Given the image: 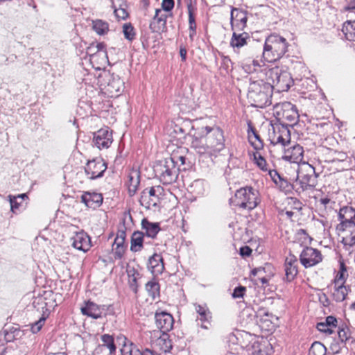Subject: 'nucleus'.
<instances>
[{"instance_id": "25", "label": "nucleus", "mask_w": 355, "mask_h": 355, "mask_svg": "<svg viewBox=\"0 0 355 355\" xmlns=\"http://www.w3.org/2000/svg\"><path fill=\"white\" fill-rule=\"evenodd\" d=\"M337 319L334 316L329 315L325 318L324 322H318L316 328L320 332L330 335L335 331L334 329L337 327Z\"/></svg>"}, {"instance_id": "64", "label": "nucleus", "mask_w": 355, "mask_h": 355, "mask_svg": "<svg viewBox=\"0 0 355 355\" xmlns=\"http://www.w3.org/2000/svg\"><path fill=\"white\" fill-rule=\"evenodd\" d=\"M185 132H186V130L175 124V126H174V132L176 133L177 135H184L185 134Z\"/></svg>"}, {"instance_id": "39", "label": "nucleus", "mask_w": 355, "mask_h": 355, "mask_svg": "<svg viewBox=\"0 0 355 355\" xmlns=\"http://www.w3.org/2000/svg\"><path fill=\"white\" fill-rule=\"evenodd\" d=\"M276 185L285 193H290L294 189L293 183L284 176L279 180H277Z\"/></svg>"}, {"instance_id": "62", "label": "nucleus", "mask_w": 355, "mask_h": 355, "mask_svg": "<svg viewBox=\"0 0 355 355\" xmlns=\"http://www.w3.org/2000/svg\"><path fill=\"white\" fill-rule=\"evenodd\" d=\"M19 333V330L15 329L13 332L8 333L7 332L5 334V338L8 342L12 341L15 338V336L18 335Z\"/></svg>"}, {"instance_id": "57", "label": "nucleus", "mask_w": 355, "mask_h": 355, "mask_svg": "<svg viewBox=\"0 0 355 355\" xmlns=\"http://www.w3.org/2000/svg\"><path fill=\"white\" fill-rule=\"evenodd\" d=\"M114 12L117 18L125 19L128 16V12L124 8H120L119 9L114 8Z\"/></svg>"}, {"instance_id": "29", "label": "nucleus", "mask_w": 355, "mask_h": 355, "mask_svg": "<svg viewBox=\"0 0 355 355\" xmlns=\"http://www.w3.org/2000/svg\"><path fill=\"white\" fill-rule=\"evenodd\" d=\"M341 242L343 244L345 251L352 258L355 245V235H353V233L351 232L350 234L343 236ZM353 259L355 261V255H354Z\"/></svg>"}, {"instance_id": "13", "label": "nucleus", "mask_w": 355, "mask_h": 355, "mask_svg": "<svg viewBox=\"0 0 355 355\" xmlns=\"http://www.w3.org/2000/svg\"><path fill=\"white\" fill-rule=\"evenodd\" d=\"M162 191L163 188L161 186L152 187L149 189H144L139 199L141 205L148 209L151 206L155 207L159 200V196L162 193Z\"/></svg>"}, {"instance_id": "56", "label": "nucleus", "mask_w": 355, "mask_h": 355, "mask_svg": "<svg viewBox=\"0 0 355 355\" xmlns=\"http://www.w3.org/2000/svg\"><path fill=\"white\" fill-rule=\"evenodd\" d=\"M174 0H162V8L166 12L171 11L174 8Z\"/></svg>"}, {"instance_id": "11", "label": "nucleus", "mask_w": 355, "mask_h": 355, "mask_svg": "<svg viewBox=\"0 0 355 355\" xmlns=\"http://www.w3.org/2000/svg\"><path fill=\"white\" fill-rule=\"evenodd\" d=\"M322 260L320 251L311 247H305L300 255V263L306 268L317 265Z\"/></svg>"}, {"instance_id": "5", "label": "nucleus", "mask_w": 355, "mask_h": 355, "mask_svg": "<svg viewBox=\"0 0 355 355\" xmlns=\"http://www.w3.org/2000/svg\"><path fill=\"white\" fill-rule=\"evenodd\" d=\"M274 114L277 122L284 123L293 128L299 121L300 115L297 107L288 101L277 103L274 107Z\"/></svg>"}, {"instance_id": "17", "label": "nucleus", "mask_w": 355, "mask_h": 355, "mask_svg": "<svg viewBox=\"0 0 355 355\" xmlns=\"http://www.w3.org/2000/svg\"><path fill=\"white\" fill-rule=\"evenodd\" d=\"M93 143L99 149L107 148L112 143V135L107 129H101L94 133Z\"/></svg>"}, {"instance_id": "51", "label": "nucleus", "mask_w": 355, "mask_h": 355, "mask_svg": "<svg viewBox=\"0 0 355 355\" xmlns=\"http://www.w3.org/2000/svg\"><path fill=\"white\" fill-rule=\"evenodd\" d=\"M114 250V257L115 259H121L126 251L127 246H115L112 247Z\"/></svg>"}, {"instance_id": "60", "label": "nucleus", "mask_w": 355, "mask_h": 355, "mask_svg": "<svg viewBox=\"0 0 355 355\" xmlns=\"http://www.w3.org/2000/svg\"><path fill=\"white\" fill-rule=\"evenodd\" d=\"M130 288L135 293L137 294L138 292V284H137V277L133 275V277L131 281H130L129 283Z\"/></svg>"}, {"instance_id": "18", "label": "nucleus", "mask_w": 355, "mask_h": 355, "mask_svg": "<svg viewBox=\"0 0 355 355\" xmlns=\"http://www.w3.org/2000/svg\"><path fill=\"white\" fill-rule=\"evenodd\" d=\"M103 200L102 194L96 192L85 191L81 196V202L93 209L98 208L102 205Z\"/></svg>"}, {"instance_id": "28", "label": "nucleus", "mask_w": 355, "mask_h": 355, "mask_svg": "<svg viewBox=\"0 0 355 355\" xmlns=\"http://www.w3.org/2000/svg\"><path fill=\"white\" fill-rule=\"evenodd\" d=\"M248 134L249 141L256 150L261 149L263 147V140L250 122L248 123Z\"/></svg>"}, {"instance_id": "45", "label": "nucleus", "mask_w": 355, "mask_h": 355, "mask_svg": "<svg viewBox=\"0 0 355 355\" xmlns=\"http://www.w3.org/2000/svg\"><path fill=\"white\" fill-rule=\"evenodd\" d=\"M101 340L103 343L102 345L107 347L109 351L115 353L116 347L112 336H110V334H103L101 336Z\"/></svg>"}, {"instance_id": "40", "label": "nucleus", "mask_w": 355, "mask_h": 355, "mask_svg": "<svg viewBox=\"0 0 355 355\" xmlns=\"http://www.w3.org/2000/svg\"><path fill=\"white\" fill-rule=\"evenodd\" d=\"M347 275V267L344 261H340V270L334 280V285L337 286V284H340V283L344 284L345 282V276Z\"/></svg>"}, {"instance_id": "50", "label": "nucleus", "mask_w": 355, "mask_h": 355, "mask_svg": "<svg viewBox=\"0 0 355 355\" xmlns=\"http://www.w3.org/2000/svg\"><path fill=\"white\" fill-rule=\"evenodd\" d=\"M47 316L44 314L36 322L31 324V330L33 334L39 332L43 327Z\"/></svg>"}, {"instance_id": "46", "label": "nucleus", "mask_w": 355, "mask_h": 355, "mask_svg": "<svg viewBox=\"0 0 355 355\" xmlns=\"http://www.w3.org/2000/svg\"><path fill=\"white\" fill-rule=\"evenodd\" d=\"M123 33L126 40L132 42L135 40L136 33L135 28L130 23H125L123 26Z\"/></svg>"}, {"instance_id": "14", "label": "nucleus", "mask_w": 355, "mask_h": 355, "mask_svg": "<svg viewBox=\"0 0 355 355\" xmlns=\"http://www.w3.org/2000/svg\"><path fill=\"white\" fill-rule=\"evenodd\" d=\"M248 21L247 11L232 8L231 10L230 24L232 30L243 31Z\"/></svg>"}, {"instance_id": "7", "label": "nucleus", "mask_w": 355, "mask_h": 355, "mask_svg": "<svg viewBox=\"0 0 355 355\" xmlns=\"http://www.w3.org/2000/svg\"><path fill=\"white\" fill-rule=\"evenodd\" d=\"M202 131L205 134V139L208 149L218 153L225 148V137L223 131L218 126H205ZM203 133V132H202Z\"/></svg>"}, {"instance_id": "55", "label": "nucleus", "mask_w": 355, "mask_h": 355, "mask_svg": "<svg viewBox=\"0 0 355 355\" xmlns=\"http://www.w3.org/2000/svg\"><path fill=\"white\" fill-rule=\"evenodd\" d=\"M114 352H112L103 345H98L96 347L94 351L93 355H113Z\"/></svg>"}, {"instance_id": "12", "label": "nucleus", "mask_w": 355, "mask_h": 355, "mask_svg": "<svg viewBox=\"0 0 355 355\" xmlns=\"http://www.w3.org/2000/svg\"><path fill=\"white\" fill-rule=\"evenodd\" d=\"M338 220L340 223L336 230L339 232H344L348 227L355 225V209L348 206L341 207L338 212Z\"/></svg>"}, {"instance_id": "49", "label": "nucleus", "mask_w": 355, "mask_h": 355, "mask_svg": "<svg viewBox=\"0 0 355 355\" xmlns=\"http://www.w3.org/2000/svg\"><path fill=\"white\" fill-rule=\"evenodd\" d=\"M87 54L90 57L91 60L96 61L99 63V55H97V51L95 47V43L92 42L86 49Z\"/></svg>"}, {"instance_id": "20", "label": "nucleus", "mask_w": 355, "mask_h": 355, "mask_svg": "<svg viewBox=\"0 0 355 355\" xmlns=\"http://www.w3.org/2000/svg\"><path fill=\"white\" fill-rule=\"evenodd\" d=\"M71 239L73 241L72 245L78 250L86 252L91 248L90 237L83 231L77 232Z\"/></svg>"}, {"instance_id": "6", "label": "nucleus", "mask_w": 355, "mask_h": 355, "mask_svg": "<svg viewBox=\"0 0 355 355\" xmlns=\"http://www.w3.org/2000/svg\"><path fill=\"white\" fill-rule=\"evenodd\" d=\"M268 80H271L272 90L275 89L278 92H287L293 85V79L291 74L285 70L278 67L270 69L266 72Z\"/></svg>"}, {"instance_id": "27", "label": "nucleus", "mask_w": 355, "mask_h": 355, "mask_svg": "<svg viewBox=\"0 0 355 355\" xmlns=\"http://www.w3.org/2000/svg\"><path fill=\"white\" fill-rule=\"evenodd\" d=\"M144 233L139 230L132 233L130 239V251L140 252L144 248Z\"/></svg>"}, {"instance_id": "2", "label": "nucleus", "mask_w": 355, "mask_h": 355, "mask_svg": "<svg viewBox=\"0 0 355 355\" xmlns=\"http://www.w3.org/2000/svg\"><path fill=\"white\" fill-rule=\"evenodd\" d=\"M272 87L270 83L257 80L250 83L248 87V99L251 105L263 108L271 104Z\"/></svg>"}, {"instance_id": "52", "label": "nucleus", "mask_w": 355, "mask_h": 355, "mask_svg": "<svg viewBox=\"0 0 355 355\" xmlns=\"http://www.w3.org/2000/svg\"><path fill=\"white\" fill-rule=\"evenodd\" d=\"M9 201L10 204V209L11 211L14 214L17 213V210L19 209V207L21 206V201L18 202L17 200V198L15 196H9Z\"/></svg>"}, {"instance_id": "19", "label": "nucleus", "mask_w": 355, "mask_h": 355, "mask_svg": "<svg viewBox=\"0 0 355 355\" xmlns=\"http://www.w3.org/2000/svg\"><path fill=\"white\" fill-rule=\"evenodd\" d=\"M304 157V149L300 144H294L293 146L286 149L282 158L284 160L293 163L300 162Z\"/></svg>"}, {"instance_id": "58", "label": "nucleus", "mask_w": 355, "mask_h": 355, "mask_svg": "<svg viewBox=\"0 0 355 355\" xmlns=\"http://www.w3.org/2000/svg\"><path fill=\"white\" fill-rule=\"evenodd\" d=\"M252 249L248 245L242 246L239 249V254L243 257L250 256L252 254Z\"/></svg>"}, {"instance_id": "61", "label": "nucleus", "mask_w": 355, "mask_h": 355, "mask_svg": "<svg viewBox=\"0 0 355 355\" xmlns=\"http://www.w3.org/2000/svg\"><path fill=\"white\" fill-rule=\"evenodd\" d=\"M187 4V10H197V0H184Z\"/></svg>"}, {"instance_id": "4", "label": "nucleus", "mask_w": 355, "mask_h": 355, "mask_svg": "<svg viewBox=\"0 0 355 355\" xmlns=\"http://www.w3.org/2000/svg\"><path fill=\"white\" fill-rule=\"evenodd\" d=\"M258 191L252 187H245L238 189L234 197L230 199V203L241 208L252 210L260 202Z\"/></svg>"}, {"instance_id": "16", "label": "nucleus", "mask_w": 355, "mask_h": 355, "mask_svg": "<svg viewBox=\"0 0 355 355\" xmlns=\"http://www.w3.org/2000/svg\"><path fill=\"white\" fill-rule=\"evenodd\" d=\"M156 325L163 333L167 336V332L171 331L173 326L174 320L173 316L166 312L156 313L155 315Z\"/></svg>"}, {"instance_id": "26", "label": "nucleus", "mask_w": 355, "mask_h": 355, "mask_svg": "<svg viewBox=\"0 0 355 355\" xmlns=\"http://www.w3.org/2000/svg\"><path fill=\"white\" fill-rule=\"evenodd\" d=\"M233 34L230 40V46L234 49H240L248 44V40L250 41V37L246 32L241 33H236L237 31L233 30Z\"/></svg>"}, {"instance_id": "9", "label": "nucleus", "mask_w": 355, "mask_h": 355, "mask_svg": "<svg viewBox=\"0 0 355 355\" xmlns=\"http://www.w3.org/2000/svg\"><path fill=\"white\" fill-rule=\"evenodd\" d=\"M318 176V174L315 173V168L308 164L304 168H301L297 172L295 182L300 184L302 191H304L316 186ZM296 192L300 193L302 191H296Z\"/></svg>"}, {"instance_id": "30", "label": "nucleus", "mask_w": 355, "mask_h": 355, "mask_svg": "<svg viewBox=\"0 0 355 355\" xmlns=\"http://www.w3.org/2000/svg\"><path fill=\"white\" fill-rule=\"evenodd\" d=\"M352 23L350 20L347 21L343 24L342 28V33L345 39L352 42L350 46L353 45V42L355 41V28Z\"/></svg>"}, {"instance_id": "63", "label": "nucleus", "mask_w": 355, "mask_h": 355, "mask_svg": "<svg viewBox=\"0 0 355 355\" xmlns=\"http://www.w3.org/2000/svg\"><path fill=\"white\" fill-rule=\"evenodd\" d=\"M291 201L293 202V208L295 209H297V211H300L302 209V202L297 200V198H291Z\"/></svg>"}, {"instance_id": "31", "label": "nucleus", "mask_w": 355, "mask_h": 355, "mask_svg": "<svg viewBox=\"0 0 355 355\" xmlns=\"http://www.w3.org/2000/svg\"><path fill=\"white\" fill-rule=\"evenodd\" d=\"M196 11L197 10H187L189 39L191 41H193L194 37L197 33V24L196 21Z\"/></svg>"}, {"instance_id": "38", "label": "nucleus", "mask_w": 355, "mask_h": 355, "mask_svg": "<svg viewBox=\"0 0 355 355\" xmlns=\"http://www.w3.org/2000/svg\"><path fill=\"white\" fill-rule=\"evenodd\" d=\"M168 157L169 159H173L174 164H175L178 167L180 168L183 166L182 168H181L182 171H186L187 167L190 166L189 164H187L186 162L187 159V157L183 155L179 154L178 152H173Z\"/></svg>"}, {"instance_id": "3", "label": "nucleus", "mask_w": 355, "mask_h": 355, "mask_svg": "<svg viewBox=\"0 0 355 355\" xmlns=\"http://www.w3.org/2000/svg\"><path fill=\"white\" fill-rule=\"evenodd\" d=\"M181 168L178 167L174 161L169 157L156 162L154 165L155 175L163 184H170L175 182L178 177Z\"/></svg>"}, {"instance_id": "35", "label": "nucleus", "mask_w": 355, "mask_h": 355, "mask_svg": "<svg viewBox=\"0 0 355 355\" xmlns=\"http://www.w3.org/2000/svg\"><path fill=\"white\" fill-rule=\"evenodd\" d=\"M280 125L281 122H276L275 123L271 124L270 128L268 129V137L270 141V144L272 145L279 144V142H277L279 140V136H280Z\"/></svg>"}, {"instance_id": "53", "label": "nucleus", "mask_w": 355, "mask_h": 355, "mask_svg": "<svg viewBox=\"0 0 355 355\" xmlns=\"http://www.w3.org/2000/svg\"><path fill=\"white\" fill-rule=\"evenodd\" d=\"M254 159L256 160V164L257 166L262 171H268L267 168V162L266 159L261 155H259L258 157H257V155H254Z\"/></svg>"}, {"instance_id": "44", "label": "nucleus", "mask_w": 355, "mask_h": 355, "mask_svg": "<svg viewBox=\"0 0 355 355\" xmlns=\"http://www.w3.org/2000/svg\"><path fill=\"white\" fill-rule=\"evenodd\" d=\"M93 29L98 35H105L109 31V25L101 19L96 20L93 21Z\"/></svg>"}, {"instance_id": "48", "label": "nucleus", "mask_w": 355, "mask_h": 355, "mask_svg": "<svg viewBox=\"0 0 355 355\" xmlns=\"http://www.w3.org/2000/svg\"><path fill=\"white\" fill-rule=\"evenodd\" d=\"M338 335L342 343H346L351 338V332L347 326L339 328Z\"/></svg>"}, {"instance_id": "37", "label": "nucleus", "mask_w": 355, "mask_h": 355, "mask_svg": "<svg viewBox=\"0 0 355 355\" xmlns=\"http://www.w3.org/2000/svg\"><path fill=\"white\" fill-rule=\"evenodd\" d=\"M95 47L97 51V55H99V64L105 65L109 62L107 52L106 51V44L104 42L95 43Z\"/></svg>"}, {"instance_id": "42", "label": "nucleus", "mask_w": 355, "mask_h": 355, "mask_svg": "<svg viewBox=\"0 0 355 355\" xmlns=\"http://www.w3.org/2000/svg\"><path fill=\"white\" fill-rule=\"evenodd\" d=\"M327 349L325 346L318 341L312 343L309 350V355H325Z\"/></svg>"}, {"instance_id": "23", "label": "nucleus", "mask_w": 355, "mask_h": 355, "mask_svg": "<svg viewBox=\"0 0 355 355\" xmlns=\"http://www.w3.org/2000/svg\"><path fill=\"white\" fill-rule=\"evenodd\" d=\"M195 309L199 315L198 320L202 322L200 327L209 329L211 326L212 315L206 305L195 304Z\"/></svg>"}, {"instance_id": "10", "label": "nucleus", "mask_w": 355, "mask_h": 355, "mask_svg": "<svg viewBox=\"0 0 355 355\" xmlns=\"http://www.w3.org/2000/svg\"><path fill=\"white\" fill-rule=\"evenodd\" d=\"M107 168V162L101 157L87 160L84 171L89 180H94L102 178Z\"/></svg>"}, {"instance_id": "33", "label": "nucleus", "mask_w": 355, "mask_h": 355, "mask_svg": "<svg viewBox=\"0 0 355 355\" xmlns=\"http://www.w3.org/2000/svg\"><path fill=\"white\" fill-rule=\"evenodd\" d=\"M335 289L333 293V297L336 302H343L345 300L348 292L350 291L349 286H346L343 283L334 286Z\"/></svg>"}, {"instance_id": "21", "label": "nucleus", "mask_w": 355, "mask_h": 355, "mask_svg": "<svg viewBox=\"0 0 355 355\" xmlns=\"http://www.w3.org/2000/svg\"><path fill=\"white\" fill-rule=\"evenodd\" d=\"M202 127L198 128L196 130L194 134L191 136V147L195 148L198 153H204L208 149V146H207V141L205 140V132L202 133Z\"/></svg>"}, {"instance_id": "24", "label": "nucleus", "mask_w": 355, "mask_h": 355, "mask_svg": "<svg viewBox=\"0 0 355 355\" xmlns=\"http://www.w3.org/2000/svg\"><path fill=\"white\" fill-rule=\"evenodd\" d=\"M141 225L142 230H145V236L151 239H155L161 230L159 223L150 222L146 218L142 219Z\"/></svg>"}, {"instance_id": "41", "label": "nucleus", "mask_w": 355, "mask_h": 355, "mask_svg": "<svg viewBox=\"0 0 355 355\" xmlns=\"http://www.w3.org/2000/svg\"><path fill=\"white\" fill-rule=\"evenodd\" d=\"M123 82L121 78H118L116 79L113 78V80L108 83L107 84V91L111 93H119L123 90Z\"/></svg>"}, {"instance_id": "34", "label": "nucleus", "mask_w": 355, "mask_h": 355, "mask_svg": "<svg viewBox=\"0 0 355 355\" xmlns=\"http://www.w3.org/2000/svg\"><path fill=\"white\" fill-rule=\"evenodd\" d=\"M146 290L153 299L159 296L160 294V285L155 278H153L150 281L146 284Z\"/></svg>"}, {"instance_id": "8", "label": "nucleus", "mask_w": 355, "mask_h": 355, "mask_svg": "<svg viewBox=\"0 0 355 355\" xmlns=\"http://www.w3.org/2000/svg\"><path fill=\"white\" fill-rule=\"evenodd\" d=\"M80 311L83 315L93 319L105 318L107 315H112L114 314V309L112 304L98 305L91 300L85 302L84 305L80 308Z\"/></svg>"}, {"instance_id": "59", "label": "nucleus", "mask_w": 355, "mask_h": 355, "mask_svg": "<svg viewBox=\"0 0 355 355\" xmlns=\"http://www.w3.org/2000/svg\"><path fill=\"white\" fill-rule=\"evenodd\" d=\"M268 173L271 180L275 184L277 180H279L283 177L276 170H269Z\"/></svg>"}, {"instance_id": "36", "label": "nucleus", "mask_w": 355, "mask_h": 355, "mask_svg": "<svg viewBox=\"0 0 355 355\" xmlns=\"http://www.w3.org/2000/svg\"><path fill=\"white\" fill-rule=\"evenodd\" d=\"M139 179L140 176L137 171H134L129 175L128 191L130 196H133L136 193L140 183Z\"/></svg>"}, {"instance_id": "47", "label": "nucleus", "mask_w": 355, "mask_h": 355, "mask_svg": "<svg viewBox=\"0 0 355 355\" xmlns=\"http://www.w3.org/2000/svg\"><path fill=\"white\" fill-rule=\"evenodd\" d=\"M162 19L159 16H154L150 23L149 28L153 33H159L164 29L162 28Z\"/></svg>"}, {"instance_id": "22", "label": "nucleus", "mask_w": 355, "mask_h": 355, "mask_svg": "<svg viewBox=\"0 0 355 355\" xmlns=\"http://www.w3.org/2000/svg\"><path fill=\"white\" fill-rule=\"evenodd\" d=\"M147 267L153 275H161L164 270V259L160 254L154 253L148 261Z\"/></svg>"}, {"instance_id": "43", "label": "nucleus", "mask_w": 355, "mask_h": 355, "mask_svg": "<svg viewBox=\"0 0 355 355\" xmlns=\"http://www.w3.org/2000/svg\"><path fill=\"white\" fill-rule=\"evenodd\" d=\"M256 315L257 318H260V321H270V322H272L274 319L278 320L277 317L269 312L266 308L263 307L258 309Z\"/></svg>"}, {"instance_id": "1", "label": "nucleus", "mask_w": 355, "mask_h": 355, "mask_svg": "<svg viewBox=\"0 0 355 355\" xmlns=\"http://www.w3.org/2000/svg\"><path fill=\"white\" fill-rule=\"evenodd\" d=\"M290 44L287 40L277 33H271L266 37L262 49L263 58L273 62L281 59L288 51Z\"/></svg>"}, {"instance_id": "15", "label": "nucleus", "mask_w": 355, "mask_h": 355, "mask_svg": "<svg viewBox=\"0 0 355 355\" xmlns=\"http://www.w3.org/2000/svg\"><path fill=\"white\" fill-rule=\"evenodd\" d=\"M298 261L297 257L290 253L286 258L284 262L285 277L283 280L286 282H291L298 274Z\"/></svg>"}, {"instance_id": "54", "label": "nucleus", "mask_w": 355, "mask_h": 355, "mask_svg": "<svg viewBox=\"0 0 355 355\" xmlns=\"http://www.w3.org/2000/svg\"><path fill=\"white\" fill-rule=\"evenodd\" d=\"M246 287L239 285L236 286L232 294L233 298H240L243 297L245 293Z\"/></svg>"}, {"instance_id": "32", "label": "nucleus", "mask_w": 355, "mask_h": 355, "mask_svg": "<svg viewBox=\"0 0 355 355\" xmlns=\"http://www.w3.org/2000/svg\"><path fill=\"white\" fill-rule=\"evenodd\" d=\"M289 128H291L289 125L281 122L280 136H279L277 142H279V144L283 146H286L291 143V130Z\"/></svg>"}]
</instances>
